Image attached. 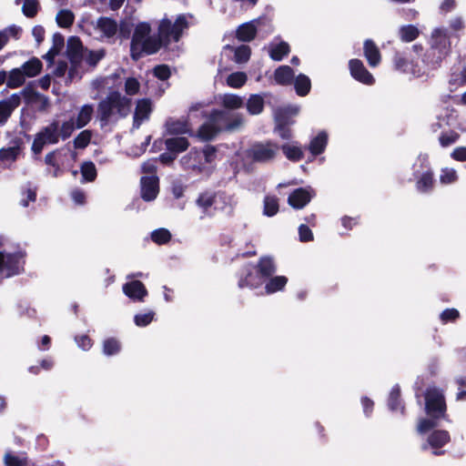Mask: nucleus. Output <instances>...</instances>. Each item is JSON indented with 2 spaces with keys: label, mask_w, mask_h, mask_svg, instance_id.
<instances>
[{
  "label": "nucleus",
  "mask_w": 466,
  "mask_h": 466,
  "mask_svg": "<svg viewBox=\"0 0 466 466\" xmlns=\"http://www.w3.org/2000/svg\"><path fill=\"white\" fill-rule=\"evenodd\" d=\"M193 23L190 15H180L174 24L162 19L157 35L151 34L149 24L142 22L136 25L131 40L130 52L133 59L157 53L162 46L171 42H178L182 33Z\"/></svg>",
  "instance_id": "nucleus-1"
},
{
  "label": "nucleus",
  "mask_w": 466,
  "mask_h": 466,
  "mask_svg": "<svg viewBox=\"0 0 466 466\" xmlns=\"http://www.w3.org/2000/svg\"><path fill=\"white\" fill-rule=\"evenodd\" d=\"M244 124L241 115L230 113L225 110H213L208 116V121L203 124L198 132L201 140H210L222 130L235 131Z\"/></svg>",
  "instance_id": "nucleus-2"
},
{
  "label": "nucleus",
  "mask_w": 466,
  "mask_h": 466,
  "mask_svg": "<svg viewBox=\"0 0 466 466\" xmlns=\"http://www.w3.org/2000/svg\"><path fill=\"white\" fill-rule=\"evenodd\" d=\"M425 409L427 414L431 416L429 419H420L417 425V431L424 434L438 425V420L444 417L446 404L443 393L441 390L432 387L429 388L425 394Z\"/></svg>",
  "instance_id": "nucleus-3"
},
{
  "label": "nucleus",
  "mask_w": 466,
  "mask_h": 466,
  "mask_svg": "<svg viewBox=\"0 0 466 466\" xmlns=\"http://www.w3.org/2000/svg\"><path fill=\"white\" fill-rule=\"evenodd\" d=\"M131 110V99L117 91L110 92L98 105L101 121L106 123L126 117Z\"/></svg>",
  "instance_id": "nucleus-4"
},
{
  "label": "nucleus",
  "mask_w": 466,
  "mask_h": 466,
  "mask_svg": "<svg viewBox=\"0 0 466 466\" xmlns=\"http://www.w3.org/2000/svg\"><path fill=\"white\" fill-rule=\"evenodd\" d=\"M0 280L20 274L24 270L25 252L20 248L14 250L7 249L5 244L0 239Z\"/></svg>",
  "instance_id": "nucleus-5"
},
{
  "label": "nucleus",
  "mask_w": 466,
  "mask_h": 466,
  "mask_svg": "<svg viewBox=\"0 0 466 466\" xmlns=\"http://www.w3.org/2000/svg\"><path fill=\"white\" fill-rule=\"evenodd\" d=\"M59 123L54 120L50 125L44 127L38 132L32 144V151L35 155H39L45 145L46 144H56L59 141Z\"/></svg>",
  "instance_id": "nucleus-6"
},
{
  "label": "nucleus",
  "mask_w": 466,
  "mask_h": 466,
  "mask_svg": "<svg viewBox=\"0 0 466 466\" xmlns=\"http://www.w3.org/2000/svg\"><path fill=\"white\" fill-rule=\"evenodd\" d=\"M96 37L101 41L112 42L118 32V25L116 20L109 17H99L90 23Z\"/></svg>",
  "instance_id": "nucleus-7"
},
{
  "label": "nucleus",
  "mask_w": 466,
  "mask_h": 466,
  "mask_svg": "<svg viewBox=\"0 0 466 466\" xmlns=\"http://www.w3.org/2000/svg\"><path fill=\"white\" fill-rule=\"evenodd\" d=\"M279 150V146L272 142L256 143L248 151V156L256 162H268L275 158Z\"/></svg>",
  "instance_id": "nucleus-8"
},
{
  "label": "nucleus",
  "mask_w": 466,
  "mask_h": 466,
  "mask_svg": "<svg viewBox=\"0 0 466 466\" xmlns=\"http://www.w3.org/2000/svg\"><path fill=\"white\" fill-rule=\"evenodd\" d=\"M450 434L447 431H432L427 437L426 442L422 444L421 449L426 451L431 449L433 455H441L443 451L441 449L450 441Z\"/></svg>",
  "instance_id": "nucleus-9"
},
{
  "label": "nucleus",
  "mask_w": 466,
  "mask_h": 466,
  "mask_svg": "<svg viewBox=\"0 0 466 466\" xmlns=\"http://www.w3.org/2000/svg\"><path fill=\"white\" fill-rule=\"evenodd\" d=\"M429 45L433 47V49L448 56L451 52V41L447 30L441 27L433 29L431 34Z\"/></svg>",
  "instance_id": "nucleus-10"
},
{
  "label": "nucleus",
  "mask_w": 466,
  "mask_h": 466,
  "mask_svg": "<svg viewBox=\"0 0 466 466\" xmlns=\"http://www.w3.org/2000/svg\"><path fill=\"white\" fill-rule=\"evenodd\" d=\"M396 70L411 75L415 77L426 76V70L422 69L420 65L414 64L413 61L408 60L401 54L397 53L393 59Z\"/></svg>",
  "instance_id": "nucleus-11"
},
{
  "label": "nucleus",
  "mask_w": 466,
  "mask_h": 466,
  "mask_svg": "<svg viewBox=\"0 0 466 466\" xmlns=\"http://www.w3.org/2000/svg\"><path fill=\"white\" fill-rule=\"evenodd\" d=\"M218 200H221L225 203L227 201L230 202L231 198L224 193L213 194L211 192H204L198 196L196 203L198 207L203 210L205 215H210L209 208L213 205H217Z\"/></svg>",
  "instance_id": "nucleus-12"
},
{
  "label": "nucleus",
  "mask_w": 466,
  "mask_h": 466,
  "mask_svg": "<svg viewBox=\"0 0 466 466\" xmlns=\"http://www.w3.org/2000/svg\"><path fill=\"white\" fill-rule=\"evenodd\" d=\"M447 56L430 46L425 52L420 67L426 70V76L432 70L439 68Z\"/></svg>",
  "instance_id": "nucleus-13"
},
{
  "label": "nucleus",
  "mask_w": 466,
  "mask_h": 466,
  "mask_svg": "<svg viewBox=\"0 0 466 466\" xmlns=\"http://www.w3.org/2000/svg\"><path fill=\"white\" fill-rule=\"evenodd\" d=\"M141 198L145 201L154 200L159 192L158 177L155 175L141 177Z\"/></svg>",
  "instance_id": "nucleus-14"
},
{
  "label": "nucleus",
  "mask_w": 466,
  "mask_h": 466,
  "mask_svg": "<svg viewBox=\"0 0 466 466\" xmlns=\"http://www.w3.org/2000/svg\"><path fill=\"white\" fill-rule=\"evenodd\" d=\"M350 75L353 78L365 85H372L375 81L373 76L365 68L362 61L351 59L349 62Z\"/></svg>",
  "instance_id": "nucleus-15"
},
{
  "label": "nucleus",
  "mask_w": 466,
  "mask_h": 466,
  "mask_svg": "<svg viewBox=\"0 0 466 466\" xmlns=\"http://www.w3.org/2000/svg\"><path fill=\"white\" fill-rule=\"evenodd\" d=\"M265 23L266 20L264 18H258L242 24L237 29V38L242 42L251 41L256 35L258 26H260Z\"/></svg>",
  "instance_id": "nucleus-16"
},
{
  "label": "nucleus",
  "mask_w": 466,
  "mask_h": 466,
  "mask_svg": "<svg viewBox=\"0 0 466 466\" xmlns=\"http://www.w3.org/2000/svg\"><path fill=\"white\" fill-rule=\"evenodd\" d=\"M314 196L311 188H298L294 190L289 197V204L297 209L304 208Z\"/></svg>",
  "instance_id": "nucleus-17"
},
{
  "label": "nucleus",
  "mask_w": 466,
  "mask_h": 466,
  "mask_svg": "<svg viewBox=\"0 0 466 466\" xmlns=\"http://www.w3.org/2000/svg\"><path fill=\"white\" fill-rule=\"evenodd\" d=\"M123 292L126 296L135 301H143L147 295L144 284L139 280H130L123 286Z\"/></svg>",
  "instance_id": "nucleus-18"
},
{
  "label": "nucleus",
  "mask_w": 466,
  "mask_h": 466,
  "mask_svg": "<svg viewBox=\"0 0 466 466\" xmlns=\"http://www.w3.org/2000/svg\"><path fill=\"white\" fill-rule=\"evenodd\" d=\"M180 162L185 169L202 172L206 168L205 163L202 161V154L198 150H191L181 158Z\"/></svg>",
  "instance_id": "nucleus-19"
},
{
  "label": "nucleus",
  "mask_w": 466,
  "mask_h": 466,
  "mask_svg": "<svg viewBox=\"0 0 466 466\" xmlns=\"http://www.w3.org/2000/svg\"><path fill=\"white\" fill-rule=\"evenodd\" d=\"M21 102L19 94H13L7 99L0 101V125H3L7 118L11 116L15 108H16Z\"/></svg>",
  "instance_id": "nucleus-20"
},
{
  "label": "nucleus",
  "mask_w": 466,
  "mask_h": 466,
  "mask_svg": "<svg viewBox=\"0 0 466 466\" xmlns=\"http://www.w3.org/2000/svg\"><path fill=\"white\" fill-rule=\"evenodd\" d=\"M167 132L172 135L191 134V128L187 119L169 118L165 124Z\"/></svg>",
  "instance_id": "nucleus-21"
},
{
  "label": "nucleus",
  "mask_w": 466,
  "mask_h": 466,
  "mask_svg": "<svg viewBox=\"0 0 466 466\" xmlns=\"http://www.w3.org/2000/svg\"><path fill=\"white\" fill-rule=\"evenodd\" d=\"M151 113V103L148 99L138 100L135 115H134V127H139L141 123L147 119Z\"/></svg>",
  "instance_id": "nucleus-22"
},
{
  "label": "nucleus",
  "mask_w": 466,
  "mask_h": 466,
  "mask_svg": "<svg viewBox=\"0 0 466 466\" xmlns=\"http://www.w3.org/2000/svg\"><path fill=\"white\" fill-rule=\"evenodd\" d=\"M364 56L372 67L377 66L380 63V53L375 43L368 39L364 42Z\"/></svg>",
  "instance_id": "nucleus-23"
},
{
  "label": "nucleus",
  "mask_w": 466,
  "mask_h": 466,
  "mask_svg": "<svg viewBox=\"0 0 466 466\" xmlns=\"http://www.w3.org/2000/svg\"><path fill=\"white\" fill-rule=\"evenodd\" d=\"M218 103L227 109L235 110L243 106L244 100L238 95L224 94L218 96Z\"/></svg>",
  "instance_id": "nucleus-24"
},
{
  "label": "nucleus",
  "mask_w": 466,
  "mask_h": 466,
  "mask_svg": "<svg viewBox=\"0 0 466 466\" xmlns=\"http://www.w3.org/2000/svg\"><path fill=\"white\" fill-rule=\"evenodd\" d=\"M328 143V134L326 131H320L313 137L309 143V149L312 155L321 154Z\"/></svg>",
  "instance_id": "nucleus-25"
},
{
  "label": "nucleus",
  "mask_w": 466,
  "mask_h": 466,
  "mask_svg": "<svg viewBox=\"0 0 466 466\" xmlns=\"http://www.w3.org/2000/svg\"><path fill=\"white\" fill-rule=\"evenodd\" d=\"M276 131L279 136L283 139H289L291 137V131L287 127L292 124L291 121L284 119L281 111H275Z\"/></svg>",
  "instance_id": "nucleus-26"
},
{
  "label": "nucleus",
  "mask_w": 466,
  "mask_h": 466,
  "mask_svg": "<svg viewBox=\"0 0 466 466\" xmlns=\"http://www.w3.org/2000/svg\"><path fill=\"white\" fill-rule=\"evenodd\" d=\"M294 72L289 66H281L275 70L274 78L277 84L286 86L292 82Z\"/></svg>",
  "instance_id": "nucleus-27"
},
{
  "label": "nucleus",
  "mask_w": 466,
  "mask_h": 466,
  "mask_svg": "<svg viewBox=\"0 0 466 466\" xmlns=\"http://www.w3.org/2000/svg\"><path fill=\"white\" fill-rule=\"evenodd\" d=\"M19 69L23 71L25 78L34 77L40 73L42 69V63L37 58H32L25 62L21 67H19Z\"/></svg>",
  "instance_id": "nucleus-28"
},
{
  "label": "nucleus",
  "mask_w": 466,
  "mask_h": 466,
  "mask_svg": "<svg viewBox=\"0 0 466 466\" xmlns=\"http://www.w3.org/2000/svg\"><path fill=\"white\" fill-rule=\"evenodd\" d=\"M165 144H166L167 148L170 152H174V153L182 152V151L186 150L189 146L187 139L183 137L167 138L166 140Z\"/></svg>",
  "instance_id": "nucleus-29"
},
{
  "label": "nucleus",
  "mask_w": 466,
  "mask_h": 466,
  "mask_svg": "<svg viewBox=\"0 0 466 466\" xmlns=\"http://www.w3.org/2000/svg\"><path fill=\"white\" fill-rule=\"evenodd\" d=\"M93 113H94V108H93L92 105H84L80 108L78 115L76 116V119L75 121L76 127L77 128H82L85 126H86L90 122Z\"/></svg>",
  "instance_id": "nucleus-30"
},
{
  "label": "nucleus",
  "mask_w": 466,
  "mask_h": 466,
  "mask_svg": "<svg viewBox=\"0 0 466 466\" xmlns=\"http://www.w3.org/2000/svg\"><path fill=\"white\" fill-rule=\"evenodd\" d=\"M289 52V46L286 42L272 43L269 46V56L275 61H280Z\"/></svg>",
  "instance_id": "nucleus-31"
},
{
  "label": "nucleus",
  "mask_w": 466,
  "mask_h": 466,
  "mask_svg": "<svg viewBox=\"0 0 466 466\" xmlns=\"http://www.w3.org/2000/svg\"><path fill=\"white\" fill-rule=\"evenodd\" d=\"M27 461L25 453H15L13 451H6L4 456V462L6 466H25Z\"/></svg>",
  "instance_id": "nucleus-32"
},
{
  "label": "nucleus",
  "mask_w": 466,
  "mask_h": 466,
  "mask_svg": "<svg viewBox=\"0 0 466 466\" xmlns=\"http://www.w3.org/2000/svg\"><path fill=\"white\" fill-rule=\"evenodd\" d=\"M25 76L23 74V71L18 68L12 69L8 76L6 80V86L9 88H17L24 85L25 82Z\"/></svg>",
  "instance_id": "nucleus-33"
},
{
  "label": "nucleus",
  "mask_w": 466,
  "mask_h": 466,
  "mask_svg": "<svg viewBox=\"0 0 466 466\" xmlns=\"http://www.w3.org/2000/svg\"><path fill=\"white\" fill-rule=\"evenodd\" d=\"M420 35V30L413 25H402L399 29V35L402 42H412Z\"/></svg>",
  "instance_id": "nucleus-34"
},
{
  "label": "nucleus",
  "mask_w": 466,
  "mask_h": 466,
  "mask_svg": "<svg viewBox=\"0 0 466 466\" xmlns=\"http://www.w3.org/2000/svg\"><path fill=\"white\" fill-rule=\"evenodd\" d=\"M294 86H295L296 93L300 96H304L308 95L310 90V87H311L310 79L306 75L299 74L295 78Z\"/></svg>",
  "instance_id": "nucleus-35"
},
{
  "label": "nucleus",
  "mask_w": 466,
  "mask_h": 466,
  "mask_svg": "<svg viewBox=\"0 0 466 466\" xmlns=\"http://www.w3.org/2000/svg\"><path fill=\"white\" fill-rule=\"evenodd\" d=\"M264 107V99L260 95H251L247 101V109L251 115H258Z\"/></svg>",
  "instance_id": "nucleus-36"
},
{
  "label": "nucleus",
  "mask_w": 466,
  "mask_h": 466,
  "mask_svg": "<svg viewBox=\"0 0 466 466\" xmlns=\"http://www.w3.org/2000/svg\"><path fill=\"white\" fill-rule=\"evenodd\" d=\"M20 154V147L13 146L0 149V161L4 165H9L15 161L18 155Z\"/></svg>",
  "instance_id": "nucleus-37"
},
{
  "label": "nucleus",
  "mask_w": 466,
  "mask_h": 466,
  "mask_svg": "<svg viewBox=\"0 0 466 466\" xmlns=\"http://www.w3.org/2000/svg\"><path fill=\"white\" fill-rule=\"evenodd\" d=\"M225 48L234 52V60L238 64L246 63L250 57L251 50L248 46L242 45L237 48L227 46Z\"/></svg>",
  "instance_id": "nucleus-38"
},
{
  "label": "nucleus",
  "mask_w": 466,
  "mask_h": 466,
  "mask_svg": "<svg viewBox=\"0 0 466 466\" xmlns=\"http://www.w3.org/2000/svg\"><path fill=\"white\" fill-rule=\"evenodd\" d=\"M433 185L432 172L428 168L424 171L417 181V189L420 192H427L431 189Z\"/></svg>",
  "instance_id": "nucleus-39"
},
{
  "label": "nucleus",
  "mask_w": 466,
  "mask_h": 466,
  "mask_svg": "<svg viewBox=\"0 0 466 466\" xmlns=\"http://www.w3.org/2000/svg\"><path fill=\"white\" fill-rule=\"evenodd\" d=\"M282 150L287 158L292 161H298L303 157L301 148L296 143L283 145Z\"/></svg>",
  "instance_id": "nucleus-40"
},
{
  "label": "nucleus",
  "mask_w": 466,
  "mask_h": 466,
  "mask_svg": "<svg viewBox=\"0 0 466 466\" xmlns=\"http://www.w3.org/2000/svg\"><path fill=\"white\" fill-rule=\"evenodd\" d=\"M56 23L60 27H69L73 25L75 15L72 11L68 9H62L56 15Z\"/></svg>",
  "instance_id": "nucleus-41"
},
{
  "label": "nucleus",
  "mask_w": 466,
  "mask_h": 466,
  "mask_svg": "<svg viewBox=\"0 0 466 466\" xmlns=\"http://www.w3.org/2000/svg\"><path fill=\"white\" fill-rule=\"evenodd\" d=\"M287 278L284 276H278L272 278L265 286L268 294L281 290L287 284Z\"/></svg>",
  "instance_id": "nucleus-42"
},
{
  "label": "nucleus",
  "mask_w": 466,
  "mask_h": 466,
  "mask_svg": "<svg viewBox=\"0 0 466 466\" xmlns=\"http://www.w3.org/2000/svg\"><path fill=\"white\" fill-rule=\"evenodd\" d=\"M279 211V200L276 197L267 196L264 199V215L272 217Z\"/></svg>",
  "instance_id": "nucleus-43"
},
{
  "label": "nucleus",
  "mask_w": 466,
  "mask_h": 466,
  "mask_svg": "<svg viewBox=\"0 0 466 466\" xmlns=\"http://www.w3.org/2000/svg\"><path fill=\"white\" fill-rule=\"evenodd\" d=\"M389 408L392 411L400 410L402 412L403 407L401 406V402L400 400V388L398 386H394L390 393Z\"/></svg>",
  "instance_id": "nucleus-44"
},
{
  "label": "nucleus",
  "mask_w": 466,
  "mask_h": 466,
  "mask_svg": "<svg viewBox=\"0 0 466 466\" xmlns=\"http://www.w3.org/2000/svg\"><path fill=\"white\" fill-rule=\"evenodd\" d=\"M259 272L263 277L271 276L275 270V265L271 258H261L258 264Z\"/></svg>",
  "instance_id": "nucleus-45"
},
{
  "label": "nucleus",
  "mask_w": 466,
  "mask_h": 466,
  "mask_svg": "<svg viewBox=\"0 0 466 466\" xmlns=\"http://www.w3.org/2000/svg\"><path fill=\"white\" fill-rule=\"evenodd\" d=\"M20 32V28L15 25L8 26L0 31V51L9 41L11 36L16 37Z\"/></svg>",
  "instance_id": "nucleus-46"
},
{
  "label": "nucleus",
  "mask_w": 466,
  "mask_h": 466,
  "mask_svg": "<svg viewBox=\"0 0 466 466\" xmlns=\"http://www.w3.org/2000/svg\"><path fill=\"white\" fill-rule=\"evenodd\" d=\"M247 82V75L244 72H235L227 78V84L233 88H239Z\"/></svg>",
  "instance_id": "nucleus-47"
},
{
  "label": "nucleus",
  "mask_w": 466,
  "mask_h": 466,
  "mask_svg": "<svg viewBox=\"0 0 466 466\" xmlns=\"http://www.w3.org/2000/svg\"><path fill=\"white\" fill-rule=\"evenodd\" d=\"M16 2H23L22 11L27 17H34L38 11V1L37 0H16Z\"/></svg>",
  "instance_id": "nucleus-48"
},
{
  "label": "nucleus",
  "mask_w": 466,
  "mask_h": 466,
  "mask_svg": "<svg viewBox=\"0 0 466 466\" xmlns=\"http://www.w3.org/2000/svg\"><path fill=\"white\" fill-rule=\"evenodd\" d=\"M170 232L163 228L156 229L151 233V239L158 245L167 243L170 240Z\"/></svg>",
  "instance_id": "nucleus-49"
},
{
  "label": "nucleus",
  "mask_w": 466,
  "mask_h": 466,
  "mask_svg": "<svg viewBox=\"0 0 466 466\" xmlns=\"http://www.w3.org/2000/svg\"><path fill=\"white\" fill-rule=\"evenodd\" d=\"M83 180L91 182L96 177V169L93 162H85L81 166Z\"/></svg>",
  "instance_id": "nucleus-50"
},
{
  "label": "nucleus",
  "mask_w": 466,
  "mask_h": 466,
  "mask_svg": "<svg viewBox=\"0 0 466 466\" xmlns=\"http://www.w3.org/2000/svg\"><path fill=\"white\" fill-rule=\"evenodd\" d=\"M460 135L455 131H449L441 133L439 137V142L442 147H447L458 141Z\"/></svg>",
  "instance_id": "nucleus-51"
},
{
  "label": "nucleus",
  "mask_w": 466,
  "mask_h": 466,
  "mask_svg": "<svg viewBox=\"0 0 466 466\" xmlns=\"http://www.w3.org/2000/svg\"><path fill=\"white\" fill-rule=\"evenodd\" d=\"M77 128L76 127V122L73 118L67 120V121H65L61 127H59V129H58V132H59V137H61L62 139H66L68 138L72 133L74 132V130Z\"/></svg>",
  "instance_id": "nucleus-52"
},
{
  "label": "nucleus",
  "mask_w": 466,
  "mask_h": 466,
  "mask_svg": "<svg viewBox=\"0 0 466 466\" xmlns=\"http://www.w3.org/2000/svg\"><path fill=\"white\" fill-rule=\"evenodd\" d=\"M458 179V175L455 169L445 167L441 170L440 180L442 184H451Z\"/></svg>",
  "instance_id": "nucleus-53"
},
{
  "label": "nucleus",
  "mask_w": 466,
  "mask_h": 466,
  "mask_svg": "<svg viewBox=\"0 0 466 466\" xmlns=\"http://www.w3.org/2000/svg\"><path fill=\"white\" fill-rule=\"evenodd\" d=\"M91 132L84 130L80 132L74 140V145L76 148H85L90 142Z\"/></svg>",
  "instance_id": "nucleus-54"
},
{
  "label": "nucleus",
  "mask_w": 466,
  "mask_h": 466,
  "mask_svg": "<svg viewBox=\"0 0 466 466\" xmlns=\"http://www.w3.org/2000/svg\"><path fill=\"white\" fill-rule=\"evenodd\" d=\"M120 350V344L115 339H108L105 340L103 351L106 355L111 356L117 353Z\"/></svg>",
  "instance_id": "nucleus-55"
},
{
  "label": "nucleus",
  "mask_w": 466,
  "mask_h": 466,
  "mask_svg": "<svg viewBox=\"0 0 466 466\" xmlns=\"http://www.w3.org/2000/svg\"><path fill=\"white\" fill-rule=\"evenodd\" d=\"M244 270H245V273H247V276H246L245 279L241 278L239 279L238 286L240 288H244V287H256L257 285L259 284V281H254V279H253V277H252V274H251L252 267L250 265L246 266Z\"/></svg>",
  "instance_id": "nucleus-56"
},
{
  "label": "nucleus",
  "mask_w": 466,
  "mask_h": 466,
  "mask_svg": "<svg viewBox=\"0 0 466 466\" xmlns=\"http://www.w3.org/2000/svg\"><path fill=\"white\" fill-rule=\"evenodd\" d=\"M140 84L135 77H128L125 82V92L128 96L137 95L139 91Z\"/></svg>",
  "instance_id": "nucleus-57"
},
{
  "label": "nucleus",
  "mask_w": 466,
  "mask_h": 466,
  "mask_svg": "<svg viewBox=\"0 0 466 466\" xmlns=\"http://www.w3.org/2000/svg\"><path fill=\"white\" fill-rule=\"evenodd\" d=\"M155 313L153 311H147L143 314H137L134 317L135 324L138 327L147 326L154 319Z\"/></svg>",
  "instance_id": "nucleus-58"
},
{
  "label": "nucleus",
  "mask_w": 466,
  "mask_h": 466,
  "mask_svg": "<svg viewBox=\"0 0 466 466\" xmlns=\"http://www.w3.org/2000/svg\"><path fill=\"white\" fill-rule=\"evenodd\" d=\"M105 56V51L103 49H99L96 51H89L86 56L85 59L86 63L90 66H96L98 61H100Z\"/></svg>",
  "instance_id": "nucleus-59"
},
{
  "label": "nucleus",
  "mask_w": 466,
  "mask_h": 466,
  "mask_svg": "<svg viewBox=\"0 0 466 466\" xmlns=\"http://www.w3.org/2000/svg\"><path fill=\"white\" fill-rule=\"evenodd\" d=\"M276 111H281L284 119L289 120V116H297L299 112V106L296 105H289L285 107L278 108Z\"/></svg>",
  "instance_id": "nucleus-60"
},
{
  "label": "nucleus",
  "mask_w": 466,
  "mask_h": 466,
  "mask_svg": "<svg viewBox=\"0 0 466 466\" xmlns=\"http://www.w3.org/2000/svg\"><path fill=\"white\" fill-rule=\"evenodd\" d=\"M115 76H116V74L106 77L96 78L91 82V86L94 89L100 90L108 86Z\"/></svg>",
  "instance_id": "nucleus-61"
},
{
  "label": "nucleus",
  "mask_w": 466,
  "mask_h": 466,
  "mask_svg": "<svg viewBox=\"0 0 466 466\" xmlns=\"http://www.w3.org/2000/svg\"><path fill=\"white\" fill-rule=\"evenodd\" d=\"M202 154V161L206 164H210L214 161L216 157V149L213 147H206L204 150L201 152Z\"/></svg>",
  "instance_id": "nucleus-62"
},
{
  "label": "nucleus",
  "mask_w": 466,
  "mask_h": 466,
  "mask_svg": "<svg viewBox=\"0 0 466 466\" xmlns=\"http://www.w3.org/2000/svg\"><path fill=\"white\" fill-rule=\"evenodd\" d=\"M154 76L160 80H166L170 76V70L167 66H157L154 68Z\"/></svg>",
  "instance_id": "nucleus-63"
},
{
  "label": "nucleus",
  "mask_w": 466,
  "mask_h": 466,
  "mask_svg": "<svg viewBox=\"0 0 466 466\" xmlns=\"http://www.w3.org/2000/svg\"><path fill=\"white\" fill-rule=\"evenodd\" d=\"M299 240L302 242L310 241L313 239V234L310 228L302 224L299 228Z\"/></svg>",
  "instance_id": "nucleus-64"
}]
</instances>
